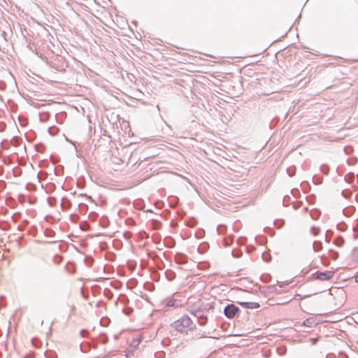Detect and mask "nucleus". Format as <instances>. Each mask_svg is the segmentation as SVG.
I'll return each mask as SVG.
<instances>
[{"label": "nucleus", "mask_w": 358, "mask_h": 358, "mask_svg": "<svg viewBox=\"0 0 358 358\" xmlns=\"http://www.w3.org/2000/svg\"><path fill=\"white\" fill-rule=\"evenodd\" d=\"M192 324V321L191 318L188 315H185L179 320L173 322L171 324V327L178 331L183 333L184 331H186V328L189 327Z\"/></svg>", "instance_id": "f257e3e1"}, {"label": "nucleus", "mask_w": 358, "mask_h": 358, "mask_svg": "<svg viewBox=\"0 0 358 358\" xmlns=\"http://www.w3.org/2000/svg\"><path fill=\"white\" fill-rule=\"evenodd\" d=\"M240 312V308L234 303L227 304L223 310L224 316L228 319H233Z\"/></svg>", "instance_id": "f03ea898"}, {"label": "nucleus", "mask_w": 358, "mask_h": 358, "mask_svg": "<svg viewBox=\"0 0 358 358\" xmlns=\"http://www.w3.org/2000/svg\"><path fill=\"white\" fill-rule=\"evenodd\" d=\"M334 273L331 271H316L313 276L319 280H329L334 277Z\"/></svg>", "instance_id": "7ed1b4c3"}, {"label": "nucleus", "mask_w": 358, "mask_h": 358, "mask_svg": "<svg viewBox=\"0 0 358 358\" xmlns=\"http://www.w3.org/2000/svg\"><path fill=\"white\" fill-rule=\"evenodd\" d=\"M196 306L197 309H199L201 312H203L206 315L210 310H213L215 308L214 303L199 302L196 303Z\"/></svg>", "instance_id": "20e7f679"}, {"label": "nucleus", "mask_w": 358, "mask_h": 358, "mask_svg": "<svg viewBox=\"0 0 358 358\" xmlns=\"http://www.w3.org/2000/svg\"><path fill=\"white\" fill-rule=\"evenodd\" d=\"M195 317L198 319V322L199 325L204 326L207 324L208 317L207 315L203 312H201V310L197 309V312L196 313Z\"/></svg>", "instance_id": "39448f33"}, {"label": "nucleus", "mask_w": 358, "mask_h": 358, "mask_svg": "<svg viewBox=\"0 0 358 358\" xmlns=\"http://www.w3.org/2000/svg\"><path fill=\"white\" fill-rule=\"evenodd\" d=\"M237 303L247 309H256L260 307V304L257 302L237 301Z\"/></svg>", "instance_id": "423d86ee"}, {"label": "nucleus", "mask_w": 358, "mask_h": 358, "mask_svg": "<svg viewBox=\"0 0 358 358\" xmlns=\"http://www.w3.org/2000/svg\"><path fill=\"white\" fill-rule=\"evenodd\" d=\"M165 307H178L180 306V301L173 299L166 298L163 301Z\"/></svg>", "instance_id": "0eeeda50"}, {"label": "nucleus", "mask_w": 358, "mask_h": 358, "mask_svg": "<svg viewBox=\"0 0 358 358\" xmlns=\"http://www.w3.org/2000/svg\"><path fill=\"white\" fill-rule=\"evenodd\" d=\"M175 261L178 264H185L187 262V256L182 252H177L175 255Z\"/></svg>", "instance_id": "6e6552de"}, {"label": "nucleus", "mask_w": 358, "mask_h": 358, "mask_svg": "<svg viewBox=\"0 0 358 358\" xmlns=\"http://www.w3.org/2000/svg\"><path fill=\"white\" fill-rule=\"evenodd\" d=\"M164 244L168 248H173L176 245V241L172 237L168 236L164 239Z\"/></svg>", "instance_id": "1a4fd4ad"}, {"label": "nucleus", "mask_w": 358, "mask_h": 358, "mask_svg": "<svg viewBox=\"0 0 358 358\" xmlns=\"http://www.w3.org/2000/svg\"><path fill=\"white\" fill-rule=\"evenodd\" d=\"M316 324L317 323L315 322V320L313 317L308 318V319L305 320L303 322V324L304 326H306L308 327H314L316 325Z\"/></svg>", "instance_id": "9d476101"}, {"label": "nucleus", "mask_w": 358, "mask_h": 358, "mask_svg": "<svg viewBox=\"0 0 358 358\" xmlns=\"http://www.w3.org/2000/svg\"><path fill=\"white\" fill-rule=\"evenodd\" d=\"M208 249V243H203L199 245V246L198 247L197 250H198L199 253L203 254V253H205L207 251Z\"/></svg>", "instance_id": "9b49d317"}, {"label": "nucleus", "mask_w": 358, "mask_h": 358, "mask_svg": "<svg viewBox=\"0 0 358 358\" xmlns=\"http://www.w3.org/2000/svg\"><path fill=\"white\" fill-rule=\"evenodd\" d=\"M105 258L109 262H114L116 259V255L113 252H107L106 253Z\"/></svg>", "instance_id": "f8f14e48"}, {"label": "nucleus", "mask_w": 358, "mask_h": 358, "mask_svg": "<svg viewBox=\"0 0 358 358\" xmlns=\"http://www.w3.org/2000/svg\"><path fill=\"white\" fill-rule=\"evenodd\" d=\"M313 248L315 252H318L322 248V243L320 241H315L313 242Z\"/></svg>", "instance_id": "ddd939ff"}, {"label": "nucleus", "mask_w": 358, "mask_h": 358, "mask_svg": "<svg viewBox=\"0 0 358 358\" xmlns=\"http://www.w3.org/2000/svg\"><path fill=\"white\" fill-rule=\"evenodd\" d=\"M334 244L338 247H341L345 243V240L342 236H338L334 240Z\"/></svg>", "instance_id": "4468645a"}, {"label": "nucleus", "mask_w": 358, "mask_h": 358, "mask_svg": "<svg viewBox=\"0 0 358 358\" xmlns=\"http://www.w3.org/2000/svg\"><path fill=\"white\" fill-rule=\"evenodd\" d=\"M355 178V174L353 173H348L345 175L344 178V180L348 183H351Z\"/></svg>", "instance_id": "2eb2a0df"}, {"label": "nucleus", "mask_w": 358, "mask_h": 358, "mask_svg": "<svg viewBox=\"0 0 358 358\" xmlns=\"http://www.w3.org/2000/svg\"><path fill=\"white\" fill-rule=\"evenodd\" d=\"M196 224L197 220L194 217L189 218L186 222V225L189 227H194Z\"/></svg>", "instance_id": "dca6fc26"}, {"label": "nucleus", "mask_w": 358, "mask_h": 358, "mask_svg": "<svg viewBox=\"0 0 358 358\" xmlns=\"http://www.w3.org/2000/svg\"><path fill=\"white\" fill-rule=\"evenodd\" d=\"M320 215V211L317 209H313L310 211V216L313 219L317 220Z\"/></svg>", "instance_id": "f3484780"}, {"label": "nucleus", "mask_w": 358, "mask_h": 358, "mask_svg": "<svg viewBox=\"0 0 358 358\" xmlns=\"http://www.w3.org/2000/svg\"><path fill=\"white\" fill-rule=\"evenodd\" d=\"M287 173L290 176L292 177L296 173V167L294 166H291L288 168H287Z\"/></svg>", "instance_id": "a211bd4d"}, {"label": "nucleus", "mask_w": 358, "mask_h": 358, "mask_svg": "<svg viewBox=\"0 0 358 358\" xmlns=\"http://www.w3.org/2000/svg\"><path fill=\"white\" fill-rule=\"evenodd\" d=\"M44 236L46 237H54L55 232L50 229H45L44 231Z\"/></svg>", "instance_id": "6ab92c4d"}, {"label": "nucleus", "mask_w": 358, "mask_h": 358, "mask_svg": "<svg viewBox=\"0 0 358 358\" xmlns=\"http://www.w3.org/2000/svg\"><path fill=\"white\" fill-rule=\"evenodd\" d=\"M217 231L219 234H223L227 231V227L224 224H220L217 227Z\"/></svg>", "instance_id": "aec40b11"}, {"label": "nucleus", "mask_w": 358, "mask_h": 358, "mask_svg": "<svg viewBox=\"0 0 358 358\" xmlns=\"http://www.w3.org/2000/svg\"><path fill=\"white\" fill-rule=\"evenodd\" d=\"M313 182L315 185H320L322 182V178L315 175L313 176Z\"/></svg>", "instance_id": "412c9836"}, {"label": "nucleus", "mask_w": 358, "mask_h": 358, "mask_svg": "<svg viewBox=\"0 0 358 358\" xmlns=\"http://www.w3.org/2000/svg\"><path fill=\"white\" fill-rule=\"evenodd\" d=\"M352 193L350 190L349 189H343L342 192H341V195L345 198V199H349L351 197Z\"/></svg>", "instance_id": "4be33fe9"}, {"label": "nucleus", "mask_w": 358, "mask_h": 358, "mask_svg": "<svg viewBox=\"0 0 358 358\" xmlns=\"http://www.w3.org/2000/svg\"><path fill=\"white\" fill-rule=\"evenodd\" d=\"M343 151L345 153V155H349L351 153H352V152L354 151V149H353L352 146L347 145V146L344 147Z\"/></svg>", "instance_id": "5701e85b"}, {"label": "nucleus", "mask_w": 358, "mask_h": 358, "mask_svg": "<svg viewBox=\"0 0 358 358\" xmlns=\"http://www.w3.org/2000/svg\"><path fill=\"white\" fill-rule=\"evenodd\" d=\"M320 171L325 175H328L329 171V166L327 164H322L320 166Z\"/></svg>", "instance_id": "b1692460"}, {"label": "nucleus", "mask_w": 358, "mask_h": 358, "mask_svg": "<svg viewBox=\"0 0 358 358\" xmlns=\"http://www.w3.org/2000/svg\"><path fill=\"white\" fill-rule=\"evenodd\" d=\"M231 255L235 258H238L242 256L243 252L241 250H233L231 251Z\"/></svg>", "instance_id": "393cba45"}, {"label": "nucleus", "mask_w": 358, "mask_h": 358, "mask_svg": "<svg viewBox=\"0 0 358 358\" xmlns=\"http://www.w3.org/2000/svg\"><path fill=\"white\" fill-rule=\"evenodd\" d=\"M99 341L102 343H106L108 342V337L106 334H101L99 337Z\"/></svg>", "instance_id": "a878e982"}, {"label": "nucleus", "mask_w": 358, "mask_h": 358, "mask_svg": "<svg viewBox=\"0 0 358 358\" xmlns=\"http://www.w3.org/2000/svg\"><path fill=\"white\" fill-rule=\"evenodd\" d=\"M329 254L330 257L334 260H336L338 257V253L333 250H330Z\"/></svg>", "instance_id": "bb28decb"}, {"label": "nucleus", "mask_w": 358, "mask_h": 358, "mask_svg": "<svg viewBox=\"0 0 358 358\" xmlns=\"http://www.w3.org/2000/svg\"><path fill=\"white\" fill-rule=\"evenodd\" d=\"M84 262L87 266H91L93 264L94 259L92 257H86Z\"/></svg>", "instance_id": "cd10ccee"}, {"label": "nucleus", "mask_w": 358, "mask_h": 358, "mask_svg": "<svg viewBox=\"0 0 358 358\" xmlns=\"http://www.w3.org/2000/svg\"><path fill=\"white\" fill-rule=\"evenodd\" d=\"M357 162V158L348 159L346 163L349 166L355 165Z\"/></svg>", "instance_id": "c85d7f7f"}, {"label": "nucleus", "mask_w": 358, "mask_h": 358, "mask_svg": "<svg viewBox=\"0 0 358 358\" xmlns=\"http://www.w3.org/2000/svg\"><path fill=\"white\" fill-rule=\"evenodd\" d=\"M310 231L314 236H316L320 233V229L317 227L313 226L311 227Z\"/></svg>", "instance_id": "c756f323"}, {"label": "nucleus", "mask_w": 358, "mask_h": 358, "mask_svg": "<svg viewBox=\"0 0 358 358\" xmlns=\"http://www.w3.org/2000/svg\"><path fill=\"white\" fill-rule=\"evenodd\" d=\"M58 131V129L55 127H50L48 128V132L51 135H55Z\"/></svg>", "instance_id": "7c9ffc66"}, {"label": "nucleus", "mask_w": 358, "mask_h": 358, "mask_svg": "<svg viewBox=\"0 0 358 358\" xmlns=\"http://www.w3.org/2000/svg\"><path fill=\"white\" fill-rule=\"evenodd\" d=\"M271 279V276L268 274L262 275L260 277V280L264 282H268Z\"/></svg>", "instance_id": "2f4dec72"}, {"label": "nucleus", "mask_w": 358, "mask_h": 358, "mask_svg": "<svg viewBox=\"0 0 358 358\" xmlns=\"http://www.w3.org/2000/svg\"><path fill=\"white\" fill-rule=\"evenodd\" d=\"M284 223H285V222L282 220H275L274 221V224L278 228L282 227L283 226Z\"/></svg>", "instance_id": "473e14b6"}, {"label": "nucleus", "mask_w": 358, "mask_h": 358, "mask_svg": "<svg viewBox=\"0 0 358 358\" xmlns=\"http://www.w3.org/2000/svg\"><path fill=\"white\" fill-rule=\"evenodd\" d=\"M310 295H304V296H303L301 294H295L294 299H296V300H302L303 299H306V298L308 297Z\"/></svg>", "instance_id": "72a5a7b5"}, {"label": "nucleus", "mask_w": 358, "mask_h": 358, "mask_svg": "<svg viewBox=\"0 0 358 358\" xmlns=\"http://www.w3.org/2000/svg\"><path fill=\"white\" fill-rule=\"evenodd\" d=\"M337 229L344 231L346 229V225L345 223H339L337 224Z\"/></svg>", "instance_id": "f704fd0d"}, {"label": "nucleus", "mask_w": 358, "mask_h": 358, "mask_svg": "<svg viewBox=\"0 0 358 358\" xmlns=\"http://www.w3.org/2000/svg\"><path fill=\"white\" fill-rule=\"evenodd\" d=\"M262 259L266 262H269L271 259V257L270 255H266L265 253H262Z\"/></svg>", "instance_id": "c9c22d12"}, {"label": "nucleus", "mask_w": 358, "mask_h": 358, "mask_svg": "<svg viewBox=\"0 0 358 358\" xmlns=\"http://www.w3.org/2000/svg\"><path fill=\"white\" fill-rule=\"evenodd\" d=\"M189 313L193 315L194 316H196V313L197 312V306L195 304L191 309H189Z\"/></svg>", "instance_id": "e433bc0d"}, {"label": "nucleus", "mask_w": 358, "mask_h": 358, "mask_svg": "<svg viewBox=\"0 0 358 358\" xmlns=\"http://www.w3.org/2000/svg\"><path fill=\"white\" fill-rule=\"evenodd\" d=\"M264 231L265 232L269 233V234H270L271 236H273V235H274V234H275V232H274L273 231H272L269 227H265V228L264 229Z\"/></svg>", "instance_id": "4c0bfd02"}, {"label": "nucleus", "mask_w": 358, "mask_h": 358, "mask_svg": "<svg viewBox=\"0 0 358 358\" xmlns=\"http://www.w3.org/2000/svg\"><path fill=\"white\" fill-rule=\"evenodd\" d=\"M6 124L3 122H0V132L3 131L6 129Z\"/></svg>", "instance_id": "58836bf2"}, {"label": "nucleus", "mask_w": 358, "mask_h": 358, "mask_svg": "<svg viewBox=\"0 0 358 358\" xmlns=\"http://www.w3.org/2000/svg\"><path fill=\"white\" fill-rule=\"evenodd\" d=\"M88 331L86 329H82L80 332V334L82 337H85L87 334Z\"/></svg>", "instance_id": "ea45409f"}, {"label": "nucleus", "mask_w": 358, "mask_h": 358, "mask_svg": "<svg viewBox=\"0 0 358 358\" xmlns=\"http://www.w3.org/2000/svg\"><path fill=\"white\" fill-rule=\"evenodd\" d=\"M278 352L280 355H285L286 353V348H282L281 351H280V350H278Z\"/></svg>", "instance_id": "a19ab883"}, {"label": "nucleus", "mask_w": 358, "mask_h": 358, "mask_svg": "<svg viewBox=\"0 0 358 358\" xmlns=\"http://www.w3.org/2000/svg\"><path fill=\"white\" fill-rule=\"evenodd\" d=\"M291 192L294 196H297L296 193L299 194V192L297 189H292Z\"/></svg>", "instance_id": "79ce46f5"}, {"label": "nucleus", "mask_w": 358, "mask_h": 358, "mask_svg": "<svg viewBox=\"0 0 358 358\" xmlns=\"http://www.w3.org/2000/svg\"><path fill=\"white\" fill-rule=\"evenodd\" d=\"M310 340H311L312 345H315L317 343V341H318V338H311Z\"/></svg>", "instance_id": "37998d69"}, {"label": "nucleus", "mask_w": 358, "mask_h": 358, "mask_svg": "<svg viewBox=\"0 0 358 358\" xmlns=\"http://www.w3.org/2000/svg\"><path fill=\"white\" fill-rule=\"evenodd\" d=\"M32 230H33L32 232H31V234L33 235V236H36V227L35 226H33L32 227Z\"/></svg>", "instance_id": "c03bdc74"}, {"label": "nucleus", "mask_w": 358, "mask_h": 358, "mask_svg": "<svg viewBox=\"0 0 358 358\" xmlns=\"http://www.w3.org/2000/svg\"><path fill=\"white\" fill-rule=\"evenodd\" d=\"M343 213L345 215L350 216L352 213V212L348 211L347 208L343 209Z\"/></svg>", "instance_id": "a18cd8bd"}, {"label": "nucleus", "mask_w": 358, "mask_h": 358, "mask_svg": "<svg viewBox=\"0 0 358 358\" xmlns=\"http://www.w3.org/2000/svg\"><path fill=\"white\" fill-rule=\"evenodd\" d=\"M329 232H331V231L330 230H327L326 231V234H325V240H326L327 242H329L330 241L329 238H328V233Z\"/></svg>", "instance_id": "49530a36"}, {"label": "nucleus", "mask_w": 358, "mask_h": 358, "mask_svg": "<svg viewBox=\"0 0 358 358\" xmlns=\"http://www.w3.org/2000/svg\"><path fill=\"white\" fill-rule=\"evenodd\" d=\"M134 342H136V345L138 346L139 345V343L141 342V338H138L136 340H134Z\"/></svg>", "instance_id": "de8ad7c7"}, {"label": "nucleus", "mask_w": 358, "mask_h": 358, "mask_svg": "<svg viewBox=\"0 0 358 358\" xmlns=\"http://www.w3.org/2000/svg\"><path fill=\"white\" fill-rule=\"evenodd\" d=\"M224 245L225 247H228L230 245V243H229L227 240L224 241Z\"/></svg>", "instance_id": "09e8293b"}, {"label": "nucleus", "mask_w": 358, "mask_h": 358, "mask_svg": "<svg viewBox=\"0 0 358 358\" xmlns=\"http://www.w3.org/2000/svg\"><path fill=\"white\" fill-rule=\"evenodd\" d=\"M37 242H38V243H55V241H38Z\"/></svg>", "instance_id": "8fccbe9b"}, {"label": "nucleus", "mask_w": 358, "mask_h": 358, "mask_svg": "<svg viewBox=\"0 0 358 358\" xmlns=\"http://www.w3.org/2000/svg\"><path fill=\"white\" fill-rule=\"evenodd\" d=\"M278 283L279 284L280 287H283L282 285V282H278Z\"/></svg>", "instance_id": "3c124183"}, {"label": "nucleus", "mask_w": 358, "mask_h": 358, "mask_svg": "<svg viewBox=\"0 0 358 358\" xmlns=\"http://www.w3.org/2000/svg\"><path fill=\"white\" fill-rule=\"evenodd\" d=\"M300 17H301V14L299 15L298 17L296 20V22H297Z\"/></svg>", "instance_id": "603ef678"}, {"label": "nucleus", "mask_w": 358, "mask_h": 358, "mask_svg": "<svg viewBox=\"0 0 358 358\" xmlns=\"http://www.w3.org/2000/svg\"><path fill=\"white\" fill-rule=\"evenodd\" d=\"M16 215H19V213H15V214H13V217H12V218H13V220H14V217H15Z\"/></svg>", "instance_id": "864d4df0"}, {"label": "nucleus", "mask_w": 358, "mask_h": 358, "mask_svg": "<svg viewBox=\"0 0 358 358\" xmlns=\"http://www.w3.org/2000/svg\"><path fill=\"white\" fill-rule=\"evenodd\" d=\"M355 199H356V201L358 202V194L356 195Z\"/></svg>", "instance_id": "5fc2aeb1"}, {"label": "nucleus", "mask_w": 358, "mask_h": 358, "mask_svg": "<svg viewBox=\"0 0 358 358\" xmlns=\"http://www.w3.org/2000/svg\"><path fill=\"white\" fill-rule=\"evenodd\" d=\"M287 196H284V201H283V205L285 206V199H286Z\"/></svg>", "instance_id": "6e6d98bb"}, {"label": "nucleus", "mask_w": 358, "mask_h": 358, "mask_svg": "<svg viewBox=\"0 0 358 358\" xmlns=\"http://www.w3.org/2000/svg\"><path fill=\"white\" fill-rule=\"evenodd\" d=\"M146 211H147V212H152V210H150V209L147 210Z\"/></svg>", "instance_id": "4d7b16f0"}, {"label": "nucleus", "mask_w": 358, "mask_h": 358, "mask_svg": "<svg viewBox=\"0 0 358 358\" xmlns=\"http://www.w3.org/2000/svg\"><path fill=\"white\" fill-rule=\"evenodd\" d=\"M304 210H306H306H308V208H307V207H306V208H304Z\"/></svg>", "instance_id": "13d9d810"}, {"label": "nucleus", "mask_w": 358, "mask_h": 358, "mask_svg": "<svg viewBox=\"0 0 358 358\" xmlns=\"http://www.w3.org/2000/svg\"><path fill=\"white\" fill-rule=\"evenodd\" d=\"M124 236L127 237L126 233H124Z\"/></svg>", "instance_id": "bf43d9fd"}, {"label": "nucleus", "mask_w": 358, "mask_h": 358, "mask_svg": "<svg viewBox=\"0 0 358 358\" xmlns=\"http://www.w3.org/2000/svg\"><path fill=\"white\" fill-rule=\"evenodd\" d=\"M124 236L127 237L126 233H124Z\"/></svg>", "instance_id": "052dcab7"}, {"label": "nucleus", "mask_w": 358, "mask_h": 358, "mask_svg": "<svg viewBox=\"0 0 358 358\" xmlns=\"http://www.w3.org/2000/svg\"><path fill=\"white\" fill-rule=\"evenodd\" d=\"M66 140L69 141V140L66 138ZM70 143H73L72 141H69Z\"/></svg>", "instance_id": "680f3d73"}, {"label": "nucleus", "mask_w": 358, "mask_h": 358, "mask_svg": "<svg viewBox=\"0 0 358 358\" xmlns=\"http://www.w3.org/2000/svg\"><path fill=\"white\" fill-rule=\"evenodd\" d=\"M24 358H26V357H24Z\"/></svg>", "instance_id": "e2e57ef3"}]
</instances>
